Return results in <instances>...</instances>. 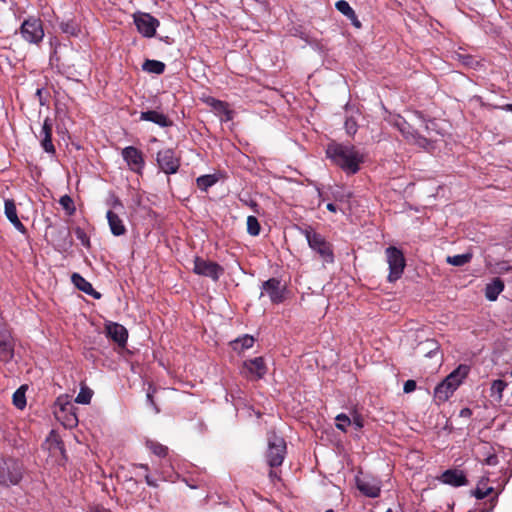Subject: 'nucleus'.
Returning <instances> with one entry per match:
<instances>
[{"mask_svg":"<svg viewBox=\"0 0 512 512\" xmlns=\"http://www.w3.org/2000/svg\"><path fill=\"white\" fill-rule=\"evenodd\" d=\"M327 157L346 174H355L360 170V165L365 161L363 150L342 143H330L326 149Z\"/></svg>","mask_w":512,"mask_h":512,"instance_id":"nucleus-1","label":"nucleus"},{"mask_svg":"<svg viewBox=\"0 0 512 512\" xmlns=\"http://www.w3.org/2000/svg\"><path fill=\"white\" fill-rule=\"evenodd\" d=\"M469 366L459 365L434 389V397L440 402L447 401L468 376Z\"/></svg>","mask_w":512,"mask_h":512,"instance_id":"nucleus-2","label":"nucleus"},{"mask_svg":"<svg viewBox=\"0 0 512 512\" xmlns=\"http://www.w3.org/2000/svg\"><path fill=\"white\" fill-rule=\"evenodd\" d=\"M309 247L316 252L322 259L323 263H333L334 254L331 244L319 233L315 232L312 228L302 230Z\"/></svg>","mask_w":512,"mask_h":512,"instance_id":"nucleus-3","label":"nucleus"},{"mask_svg":"<svg viewBox=\"0 0 512 512\" xmlns=\"http://www.w3.org/2000/svg\"><path fill=\"white\" fill-rule=\"evenodd\" d=\"M286 456V442L284 439L275 433L268 435V449L266 453V460L269 466H280Z\"/></svg>","mask_w":512,"mask_h":512,"instance_id":"nucleus-4","label":"nucleus"},{"mask_svg":"<svg viewBox=\"0 0 512 512\" xmlns=\"http://www.w3.org/2000/svg\"><path fill=\"white\" fill-rule=\"evenodd\" d=\"M387 263L389 265L388 281L395 282L403 274L405 268V258L403 253L396 247L386 249Z\"/></svg>","mask_w":512,"mask_h":512,"instance_id":"nucleus-5","label":"nucleus"},{"mask_svg":"<svg viewBox=\"0 0 512 512\" xmlns=\"http://www.w3.org/2000/svg\"><path fill=\"white\" fill-rule=\"evenodd\" d=\"M21 35L29 43L37 44L44 37V30L39 19L29 18L21 25Z\"/></svg>","mask_w":512,"mask_h":512,"instance_id":"nucleus-6","label":"nucleus"},{"mask_svg":"<svg viewBox=\"0 0 512 512\" xmlns=\"http://www.w3.org/2000/svg\"><path fill=\"white\" fill-rule=\"evenodd\" d=\"M396 126L409 143L426 150L430 149L431 142L427 138L419 135L406 121L398 119Z\"/></svg>","mask_w":512,"mask_h":512,"instance_id":"nucleus-7","label":"nucleus"},{"mask_svg":"<svg viewBox=\"0 0 512 512\" xmlns=\"http://www.w3.org/2000/svg\"><path fill=\"white\" fill-rule=\"evenodd\" d=\"M134 23L139 31L145 37H153L159 26V21L148 13H135Z\"/></svg>","mask_w":512,"mask_h":512,"instance_id":"nucleus-8","label":"nucleus"},{"mask_svg":"<svg viewBox=\"0 0 512 512\" xmlns=\"http://www.w3.org/2000/svg\"><path fill=\"white\" fill-rule=\"evenodd\" d=\"M159 168L166 174H175L180 166L179 158L172 149L166 148L157 153Z\"/></svg>","mask_w":512,"mask_h":512,"instance_id":"nucleus-9","label":"nucleus"},{"mask_svg":"<svg viewBox=\"0 0 512 512\" xmlns=\"http://www.w3.org/2000/svg\"><path fill=\"white\" fill-rule=\"evenodd\" d=\"M193 271L201 276L210 277L214 281L223 274V268L217 263L202 258H195Z\"/></svg>","mask_w":512,"mask_h":512,"instance_id":"nucleus-10","label":"nucleus"},{"mask_svg":"<svg viewBox=\"0 0 512 512\" xmlns=\"http://www.w3.org/2000/svg\"><path fill=\"white\" fill-rule=\"evenodd\" d=\"M284 293L285 287L275 278H271L262 284L261 296L267 295L272 303L283 302Z\"/></svg>","mask_w":512,"mask_h":512,"instance_id":"nucleus-11","label":"nucleus"},{"mask_svg":"<svg viewBox=\"0 0 512 512\" xmlns=\"http://www.w3.org/2000/svg\"><path fill=\"white\" fill-rule=\"evenodd\" d=\"M356 485L362 494L371 498L378 497L381 491L380 480L371 476L357 477Z\"/></svg>","mask_w":512,"mask_h":512,"instance_id":"nucleus-12","label":"nucleus"},{"mask_svg":"<svg viewBox=\"0 0 512 512\" xmlns=\"http://www.w3.org/2000/svg\"><path fill=\"white\" fill-rule=\"evenodd\" d=\"M14 357V344L11 333L0 325V360L9 362Z\"/></svg>","mask_w":512,"mask_h":512,"instance_id":"nucleus-13","label":"nucleus"},{"mask_svg":"<svg viewBox=\"0 0 512 512\" xmlns=\"http://www.w3.org/2000/svg\"><path fill=\"white\" fill-rule=\"evenodd\" d=\"M122 157L132 171L141 172L144 167V159L140 150L133 146L125 147L122 150Z\"/></svg>","mask_w":512,"mask_h":512,"instance_id":"nucleus-14","label":"nucleus"},{"mask_svg":"<svg viewBox=\"0 0 512 512\" xmlns=\"http://www.w3.org/2000/svg\"><path fill=\"white\" fill-rule=\"evenodd\" d=\"M105 330L107 336L116 342L119 346L124 347L126 345L128 339V331L123 325L116 322L107 321L105 323Z\"/></svg>","mask_w":512,"mask_h":512,"instance_id":"nucleus-15","label":"nucleus"},{"mask_svg":"<svg viewBox=\"0 0 512 512\" xmlns=\"http://www.w3.org/2000/svg\"><path fill=\"white\" fill-rule=\"evenodd\" d=\"M243 373L251 378L259 379L266 374V366L262 357H256L244 362Z\"/></svg>","mask_w":512,"mask_h":512,"instance_id":"nucleus-16","label":"nucleus"},{"mask_svg":"<svg viewBox=\"0 0 512 512\" xmlns=\"http://www.w3.org/2000/svg\"><path fill=\"white\" fill-rule=\"evenodd\" d=\"M140 120L153 122L162 128L172 125V121L164 113L156 110L142 111L140 113Z\"/></svg>","mask_w":512,"mask_h":512,"instance_id":"nucleus-17","label":"nucleus"},{"mask_svg":"<svg viewBox=\"0 0 512 512\" xmlns=\"http://www.w3.org/2000/svg\"><path fill=\"white\" fill-rule=\"evenodd\" d=\"M106 218L110 231L114 236H122L126 233L127 230L124 221L117 212L108 210L106 213Z\"/></svg>","mask_w":512,"mask_h":512,"instance_id":"nucleus-18","label":"nucleus"},{"mask_svg":"<svg viewBox=\"0 0 512 512\" xmlns=\"http://www.w3.org/2000/svg\"><path fill=\"white\" fill-rule=\"evenodd\" d=\"M4 207L5 215L8 218V220L12 223L16 230L24 234L26 232V228L18 218L17 209L14 201L6 199L4 202Z\"/></svg>","mask_w":512,"mask_h":512,"instance_id":"nucleus-19","label":"nucleus"},{"mask_svg":"<svg viewBox=\"0 0 512 512\" xmlns=\"http://www.w3.org/2000/svg\"><path fill=\"white\" fill-rule=\"evenodd\" d=\"M52 135V121L46 118L43 122L42 129L40 131L41 145L47 153H54L55 148L51 139Z\"/></svg>","mask_w":512,"mask_h":512,"instance_id":"nucleus-20","label":"nucleus"},{"mask_svg":"<svg viewBox=\"0 0 512 512\" xmlns=\"http://www.w3.org/2000/svg\"><path fill=\"white\" fill-rule=\"evenodd\" d=\"M441 481L452 486H462L466 483L464 474L457 470H447L441 476Z\"/></svg>","mask_w":512,"mask_h":512,"instance_id":"nucleus-21","label":"nucleus"},{"mask_svg":"<svg viewBox=\"0 0 512 512\" xmlns=\"http://www.w3.org/2000/svg\"><path fill=\"white\" fill-rule=\"evenodd\" d=\"M503 290L504 282L500 278H494L485 287V297L489 301H495Z\"/></svg>","mask_w":512,"mask_h":512,"instance_id":"nucleus-22","label":"nucleus"},{"mask_svg":"<svg viewBox=\"0 0 512 512\" xmlns=\"http://www.w3.org/2000/svg\"><path fill=\"white\" fill-rule=\"evenodd\" d=\"M72 282L79 290L83 291L84 293L92 295L96 299L100 298V294L93 289L92 284L84 279L81 275L74 273L72 275Z\"/></svg>","mask_w":512,"mask_h":512,"instance_id":"nucleus-23","label":"nucleus"},{"mask_svg":"<svg viewBox=\"0 0 512 512\" xmlns=\"http://www.w3.org/2000/svg\"><path fill=\"white\" fill-rule=\"evenodd\" d=\"M254 344V338L250 335H243L231 342L233 350L242 352L245 349L251 348Z\"/></svg>","mask_w":512,"mask_h":512,"instance_id":"nucleus-24","label":"nucleus"},{"mask_svg":"<svg viewBox=\"0 0 512 512\" xmlns=\"http://www.w3.org/2000/svg\"><path fill=\"white\" fill-rule=\"evenodd\" d=\"M473 255L470 252L464 253V254H458L454 256H448L446 258L447 263L453 266H464L465 264L469 263L472 259Z\"/></svg>","mask_w":512,"mask_h":512,"instance_id":"nucleus-25","label":"nucleus"},{"mask_svg":"<svg viewBox=\"0 0 512 512\" xmlns=\"http://www.w3.org/2000/svg\"><path fill=\"white\" fill-rule=\"evenodd\" d=\"M142 68L144 71L149 73L161 74L164 72L165 65L164 63L157 60H146L143 63Z\"/></svg>","mask_w":512,"mask_h":512,"instance_id":"nucleus-26","label":"nucleus"},{"mask_svg":"<svg viewBox=\"0 0 512 512\" xmlns=\"http://www.w3.org/2000/svg\"><path fill=\"white\" fill-rule=\"evenodd\" d=\"M487 481L488 479L483 478L478 482L477 487L474 491V496L477 499H483L493 491V487L487 486Z\"/></svg>","mask_w":512,"mask_h":512,"instance_id":"nucleus-27","label":"nucleus"},{"mask_svg":"<svg viewBox=\"0 0 512 512\" xmlns=\"http://www.w3.org/2000/svg\"><path fill=\"white\" fill-rule=\"evenodd\" d=\"M218 181L216 175H202L197 178V185L201 190H207L209 187L213 186Z\"/></svg>","mask_w":512,"mask_h":512,"instance_id":"nucleus-28","label":"nucleus"},{"mask_svg":"<svg viewBox=\"0 0 512 512\" xmlns=\"http://www.w3.org/2000/svg\"><path fill=\"white\" fill-rule=\"evenodd\" d=\"M93 392L86 386H82L78 395L75 398V402L78 404H89L92 398Z\"/></svg>","mask_w":512,"mask_h":512,"instance_id":"nucleus-29","label":"nucleus"},{"mask_svg":"<svg viewBox=\"0 0 512 512\" xmlns=\"http://www.w3.org/2000/svg\"><path fill=\"white\" fill-rule=\"evenodd\" d=\"M25 389V386H21L13 394V404L19 409H23L26 406Z\"/></svg>","mask_w":512,"mask_h":512,"instance_id":"nucleus-30","label":"nucleus"},{"mask_svg":"<svg viewBox=\"0 0 512 512\" xmlns=\"http://www.w3.org/2000/svg\"><path fill=\"white\" fill-rule=\"evenodd\" d=\"M336 9L341 12L343 15L348 17H354V10L350 6V4L345 0H339L335 4Z\"/></svg>","mask_w":512,"mask_h":512,"instance_id":"nucleus-31","label":"nucleus"},{"mask_svg":"<svg viewBox=\"0 0 512 512\" xmlns=\"http://www.w3.org/2000/svg\"><path fill=\"white\" fill-rule=\"evenodd\" d=\"M62 208L67 212L68 215H72L75 212V205L72 198L68 195H63L59 200Z\"/></svg>","mask_w":512,"mask_h":512,"instance_id":"nucleus-32","label":"nucleus"},{"mask_svg":"<svg viewBox=\"0 0 512 512\" xmlns=\"http://www.w3.org/2000/svg\"><path fill=\"white\" fill-rule=\"evenodd\" d=\"M247 231L252 236H257L260 233V224L256 217H247Z\"/></svg>","mask_w":512,"mask_h":512,"instance_id":"nucleus-33","label":"nucleus"},{"mask_svg":"<svg viewBox=\"0 0 512 512\" xmlns=\"http://www.w3.org/2000/svg\"><path fill=\"white\" fill-rule=\"evenodd\" d=\"M336 427L341 431H346V427L351 425V419L346 414L336 416Z\"/></svg>","mask_w":512,"mask_h":512,"instance_id":"nucleus-34","label":"nucleus"},{"mask_svg":"<svg viewBox=\"0 0 512 512\" xmlns=\"http://www.w3.org/2000/svg\"><path fill=\"white\" fill-rule=\"evenodd\" d=\"M149 449L158 456H165L167 452V448L163 446L162 444L155 443V442H148L147 443Z\"/></svg>","mask_w":512,"mask_h":512,"instance_id":"nucleus-35","label":"nucleus"},{"mask_svg":"<svg viewBox=\"0 0 512 512\" xmlns=\"http://www.w3.org/2000/svg\"><path fill=\"white\" fill-rule=\"evenodd\" d=\"M60 28H61V30L64 33H67V34H70V35H76L77 31H78L77 26L74 23H71V22L62 23L60 25Z\"/></svg>","mask_w":512,"mask_h":512,"instance_id":"nucleus-36","label":"nucleus"},{"mask_svg":"<svg viewBox=\"0 0 512 512\" xmlns=\"http://www.w3.org/2000/svg\"><path fill=\"white\" fill-rule=\"evenodd\" d=\"M56 404L60 406L61 411H70L73 408V405L68 401L67 397H58Z\"/></svg>","mask_w":512,"mask_h":512,"instance_id":"nucleus-37","label":"nucleus"},{"mask_svg":"<svg viewBox=\"0 0 512 512\" xmlns=\"http://www.w3.org/2000/svg\"><path fill=\"white\" fill-rule=\"evenodd\" d=\"M425 129L429 135H431L433 131H435L437 134H442L440 131L439 124L434 120L427 121L425 123Z\"/></svg>","mask_w":512,"mask_h":512,"instance_id":"nucleus-38","label":"nucleus"},{"mask_svg":"<svg viewBox=\"0 0 512 512\" xmlns=\"http://www.w3.org/2000/svg\"><path fill=\"white\" fill-rule=\"evenodd\" d=\"M78 419L75 413H69L64 420V425L67 427H74L77 425Z\"/></svg>","mask_w":512,"mask_h":512,"instance_id":"nucleus-39","label":"nucleus"},{"mask_svg":"<svg viewBox=\"0 0 512 512\" xmlns=\"http://www.w3.org/2000/svg\"><path fill=\"white\" fill-rule=\"evenodd\" d=\"M416 389V382L414 380H407L404 383L403 391L405 393H411Z\"/></svg>","mask_w":512,"mask_h":512,"instance_id":"nucleus-40","label":"nucleus"},{"mask_svg":"<svg viewBox=\"0 0 512 512\" xmlns=\"http://www.w3.org/2000/svg\"><path fill=\"white\" fill-rule=\"evenodd\" d=\"M110 206H111V208H112L111 210H113V211H115V212H116L117 210L122 211V210H123V208H124V207H123L122 202H121L118 198H113V199H112V201H111V203H110Z\"/></svg>","mask_w":512,"mask_h":512,"instance_id":"nucleus-41","label":"nucleus"},{"mask_svg":"<svg viewBox=\"0 0 512 512\" xmlns=\"http://www.w3.org/2000/svg\"><path fill=\"white\" fill-rule=\"evenodd\" d=\"M348 134L352 135L356 132V123L352 120H347L345 123Z\"/></svg>","mask_w":512,"mask_h":512,"instance_id":"nucleus-42","label":"nucleus"},{"mask_svg":"<svg viewBox=\"0 0 512 512\" xmlns=\"http://www.w3.org/2000/svg\"><path fill=\"white\" fill-rule=\"evenodd\" d=\"M351 424H353L357 429H361L363 427V421L359 416H354L351 419Z\"/></svg>","mask_w":512,"mask_h":512,"instance_id":"nucleus-43","label":"nucleus"},{"mask_svg":"<svg viewBox=\"0 0 512 512\" xmlns=\"http://www.w3.org/2000/svg\"><path fill=\"white\" fill-rule=\"evenodd\" d=\"M348 19L351 21V23L356 27V28H360L361 27V23L360 21L358 20L356 14L354 13V17H348Z\"/></svg>","mask_w":512,"mask_h":512,"instance_id":"nucleus-44","label":"nucleus"},{"mask_svg":"<svg viewBox=\"0 0 512 512\" xmlns=\"http://www.w3.org/2000/svg\"><path fill=\"white\" fill-rule=\"evenodd\" d=\"M20 480V475L19 474H16V475H13L11 478H10V483L11 484H17Z\"/></svg>","mask_w":512,"mask_h":512,"instance_id":"nucleus-45","label":"nucleus"},{"mask_svg":"<svg viewBox=\"0 0 512 512\" xmlns=\"http://www.w3.org/2000/svg\"><path fill=\"white\" fill-rule=\"evenodd\" d=\"M470 414H471V411H470V409H468V408H464V409H462V410H461V412H460V415H461V416H463V417H467V416H469Z\"/></svg>","mask_w":512,"mask_h":512,"instance_id":"nucleus-46","label":"nucleus"},{"mask_svg":"<svg viewBox=\"0 0 512 512\" xmlns=\"http://www.w3.org/2000/svg\"><path fill=\"white\" fill-rule=\"evenodd\" d=\"M327 209L331 212H336L337 211V208L336 206L333 204V203H328L327 204Z\"/></svg>","mask_w":512,"mask_h":512,"instance_id":"nucleus-47","label":"nucleus"},{"mask_svg":"<svg viewBox=\"0 0 512 512\" xmlns=\"http://www.w3.org/2000/svg\"><path fill=\"white\" fill-rule=\"evenodd\" d=\"M91 512H110L103 507H95Z\"/></svg>","mask_w":512,"mask_h":512,"instance_id":"nucleus-48","label":"nucleus"},{"mask_svg":"<svg viewBox=\"0 0 512 512\" xmlns=\"http://www.w3.org/2000/svg\"><path fill=\"white\" fill-rule=\"evenodd\" d=\"M504 110L506 111H512V104H506L504 107H503Z\"/></svg>","mask_w":512,"mask_h":512,"instance_id":"nucleus-49","label":"nucleus"},{"mask_svg":"<svg viewBox=\"0 0 512 512\" xmlns=\"http://www.w3.org/2000/svg\"><path fill=\"white\" fill-rule=\"evenodd\" d=\"M78 235H79L80 240H82L84 242V237H83L84 234H83V232L78 231Z\"/></svg>","mask_w":512,"mask_h":512,"instance_id":"nucleus-50","label":"nucleus"},{"mask_svg":"<svg viewBox=\"0 0 512 512\" xmlns=\"http://www.w3.org/2000/svg\"><path fill=\"white\" fill-rule=\"evenodd\" d=\"M147 484L152 485V482L150 481L149 477H146Z\"/></svg>","mask_w":512,"mask_h":512,"instance_id":"nucleus-51","label":"nucleus"},{"mask_svg":"<svg viewBox=\"0 0 512 512\" xmlns=\"http://www.w3.org/2000/svg\"><path fill=\"white\" fill-rule=\"evenodd\" d=\"M270 477H276V473H275V472H273V471H271V472H270Z\"/></svg>","mask_w":512,"mask_h":512,"instance_id":"nucleus-52","label":"nucleus"},{"mask_svg":"<svg viewBox=\"0 0 512 512\" xmlns=\"http://www.w3.org/2000/svg\"><path fill=\"white\" fill-rule=\"evenodd\" d=\"M416 116H417L419 119H422V116H421L419 113H416Z\"/></svg>","mask_w":512,"mask_h":512,"instance_id":"nucleus-53","label":"nucleus"},{"mask_svg":"<svg viewBox=\"0 0 512 512\" xmlns=\"http://www.w3.org/2000/svg\"><path fill=\"white\" fill-rule=\"evenodd\" d=\"M386 512H392V510H390V509H389V510H387Z\"/></svg>","mask_w":512,"mask_h":512,"instance_id":"nucleus-54","label":"nucleus"}]
</instances>
